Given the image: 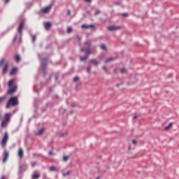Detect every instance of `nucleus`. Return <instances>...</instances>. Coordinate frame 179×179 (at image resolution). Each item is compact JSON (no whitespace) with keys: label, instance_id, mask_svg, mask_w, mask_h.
<instances>
[{"label":"nucleus","instance_id":"f257e3e1","mask_svg":"<svg viewBox=\"0 0 179 179\" xmlns=\"http://www.w3.org/2000/svg\"><path fill=\"white\" fill-rule=\"evenodd\" d=\"M90 47H92V42L87 41L85 43V48H81V51H84L87 55L80 57V60L81 62L86 61L87 58H89L90 54H92V51L90 50Z\"/></svg>","mask_w":179,"mask_h":179},{"label":"nucleus","instance_id":"f03ea898","mask_svg":"<svg viewBox=\"0 0 179 179\" xmlns=\"http://www.w3.org/2000/svg\"><path fill=\"white\" fill-rule=\"evenodd\" d=\"M19 106V99L17 96H12L8 99L6 108H10V107H17Z\"/></svg>","mask_w":179,"mask_h":179},{"label":"nucleus","instance_id":"7ed1b4c3","mask_svg":"<svg viewBox=\"0 0 179 179\" xmlns=\"http://www.w3.org/2000/svg\"><path fill=\"white\" fill-rule=\"evenodd\" d=\"M15 80V79H12L8 82V90L7 91V94L12 96V94H14V93H16L17 91V86L13 85Z\"/></svg>","mask_w":179,"mask_h":179},{"label":"nucleus","instance_id":"20e7f679","mask_svg":"<svg viewBox=\"0 0 179 179\" xmlns=\"http://www.w3.org/2000/svg\"><path fill=\"white\" fill-rule=\"evenodd\" d=\"M11 116L12 113H6L4 115V118L1 124V128H6V127H8V124H9V120H10Z\"/></svg>","mask_w":179,"mask_h":179},{"label":"nucleus","instance_id":"39448f33","mask_svg":"<svg viewBox=\"0 0 179 179\" xmlns=\"http://www.w3.org/2000/svg\"><path fill=\"white\" fill-rule=\"evenodd\" d=\"M2 65H4L3 67V73H8V69H9V62H6L5 59H2L0 61V68L2 66Z\"/></svg>","mask_w":179,"mask_h":179},{"label":"nucleus","instance_id":"423d86ee","mask_svg":"<svg viewBox=\"0 0 179 179\" xmlns=\"http://www.w3.org/2000/svg\"><path fill=\"white\" fill-rule=\"evenodd\" d=\"M107 29L110 31H115V30H121V27L120 26L112 25V26L108 27Z\"/></svg>","mask_w":179,"mask_h":179},{"label":"nucleus","instance_id":"0eeeda50","mask_svg":"<svg viewBox=\"0 0 179 179\" xmlns=\"http://www.w3.org/2000/svg\"><path fill=\"white\" fill-rule=\"evenodd\" d=\"M24 29V21H22L18 27V33H20V34H22V31H23Z\"/></svg>","mask_w":179,"mask_h":179},{"label":"nucleus","instance_id":"6e6552de","mask_svg":"<svg viewBox=\"0 0 179 179\" xmlns=\"http://www.w3.org/2000/svg\"><path fill=\"white\" fill-rule=\"evenodd\" d=\"M8 133L6 132L1 141L2 146H5V145H6V143L8 142Z\"/></svg>","mask_w":179,"mask_h":179},{"label":"nucleus","instance_id":"1a4fd4ad","mask_svg":"<svg viewBox=\"0 0 179 179\" xmlns=\"http://www.w3.org/2000/svg\"><path fill=\"white\" fill-rule=\"evenodd\" d=\"M3 163L8 162V159H9V152L8 151H5L3 154Z\"/></svg>","mask_w":179,"mask_h":179},{"label":"nucleus","instance_id":"9d476101","mask_svg":"<svg viewBox=\"0 0 179 179\" xmlns=\"http://www.w3.org/2000/svg\"><path fill=\"white\" fill-rule=\"evenodd\" d=\"M51 10V6L42 8V13H48Z\"/></svg>","mask_w":179,"mask_h":179},{"label":"nucleus","instance_id":"9b49d317","mask_svg":"<svg viewBox=\"0 0 179 179\" xmlns=\"http://www.w3.org/2000/svg\"><path fill=\"white\" fill-rule=\"evenodd\" d=\"M17 73V68L13 67L10 72V76H13V75H16Z\"/></svg>","mask_w":179,"mask_h":179},{"label":"nucleus","instance_id":"f8f14e48","mask_svg":"<svg viewBox=\"0 0 179 179\" xmlns=\"http://www.w3.org/2000/svg\"><path fill=\"white\" fill-rule=\"evenodd\" d=\"M82 29H94V25L93 24H90V25H87V24H83L82 25Z\"/></svg>","mask_w":179,"mask_h":179},{"label":"nucleus","instance_id":"ddd939ff","mask_svg":"<svg viewBox=\"0 0 179 179\" xmlns=\"http://www.w3.org/2000/svg\"><path fill=\"white\" fill-rule=\"evenodd\" d=\"M24 155V152L23 151V149L20 148L18 150V156L20 159H23Z\"/></svg>","mask_w":179,"mask_h":179},{"label":"nucleus","instance_id":"4468645a","mask_svg":"<svg viewBox=\"0 0 179 179\" xmlns=\"http://www.w3.org/2000/svg\"><path fill=\"white\" fill-rule=\"evenodd\" d=\"M51 27H52L51 22H46V23H45V29L46 30H50L51 29Z\"/></svg>","mask_w":179,"mask_h":179},{"label":"nucleus","instance_id":"2eb2a0df","mask_svg":"<svg viewBox=\"0 0 179 179\" xmlns=\"http://www.w3.org/2000/svg\"><path fill=\"white\" fill-rule=\"evenodd\" d=\"M47 61H48V59H47V58H44L43 59V62H42V66H43V72L45 73V70L44 69V66H45L46 65H47Z\"/></svg>","mask_w":179,"mask_h":179},{"label":"nucleus","instance_id":"dca6fc26","mask_svg":"<svg viewBox=\"0 0 179 179\" xmlns=\"http://www.w3.org/2000/svg\"><path fill=\"white\" fill-rule=\"evenodd\" d=\"M173 128V122L169 123V124L164 127L165 131H169V129H171Z\"/></svg>","mask_w":179,"mask_h":179},{"label":"nucleus","instance_id":"f3484780","mask_svg":"<svg viewBox=\"0 0 179 179\" xmlns=\"http://www.w3.org/2000/svg\"><path fill=\"white\" fill-rule=\"evenodd\" d=\"M115 58L114 57H109L105 61V64H108V62H111V61H114Z\"/></svg>","mask_w":179,"mask_h":179},{"label":"nucleus","instance_id":"a211bd4d","mask_svg":"<svg viewBox=\"0 0 179 179\" xmlns=\"http://www.w3.org/2000/svg\"><path fill=\"white\" fill-rule=\"evenodd\" d=\"M33 179H38L40 178V174L37 173H34V175L32 176Z\"/></svg>","mask_w":179,"mask_h":179},{"label":"nucleus","instance_id":"6ab92c4d","mask_svg":"<svg viewBox=\"0 0 179 179\" xmlns=\"http://www.w3.org/2000/svg\"><path fill=\"white\" fill-rule=\"evenodd\" d=\"M15 61L16 62H20V61H22V58L20 57V55H15Z\"/></svg>","mask_w":179,"mask_h":179},{"label":"nucleus","instance_id":"aec40b11","mask_svg":"<svg viewBox=\"0 0 179 179\" xmlns=\"http://www.w3.org/2000/svg\"><path fill=\"white\" fill-rule=\"evenodd\" d=\"M91 62L92 64H94L95 66H97V64H99L98 61L94 59H91Z\"/></svg>","mask_w":179,"mask_h":179},{"label":"nucleus","instance_id":"412c9836","mask_svg":"<svg viewBox=\"0 0 179 179\" xmlns=\"http://www.w3.org/2000/svg\"><path fill=\"white\" fill-rule=\"evenodd\" d=\"M101 50H103L104 51H107V46L104 43L101 45Z\"/></svg>","mask_w":179,"mask_h":179},{"label":"nucleus","instance_id":"4be33fe9","mask_svg":"<svg viewBox=\"0 0 179 179\" xmlns=\"http://www.w3.org/2000/svg\"><path fill=\"white\" fill-rule=\"evenodd\" d=\"M5 100H6V96H4L0 97V104H2V103H3Z\"/></svg>","mask_w":179,"mask_h":179},{"label":"nucleus","instance_id":"5701e85b","mask_svg":"<svg viewBox=\"0 0 179 179\" xmlns=\"http://www.w3.org/2000/svg\"><path fill=\"white\" fill-rule=\"evenodd\" d=\"M50 171H58V168L55 166H52L50 168Z\"/></svg>","mask_w":179,"mask_h":179},{"label":"nucleus","instance_id":"b1692460","mask_svg":"<svg viewBox=\"0 0 179 179\" xmlns=\"http://www.w3.org/2000/svg\"><path fill=\"white\" fill-rule=\"evenodd\" d=\"M44 131H45L44 128L41 129L38 131V135H43V133L44 132Z\"/></svg>","mask_w":179,"mask_h":179},{"label":"nucleus","instance_id":"393cba45","mask_svg":"<svg viewBox=\"0 0 179 179\" xmlns=\"http://www.w3.org/2000/svg\"><path fill=\"white\" fill-rule=\"evenodd\" d=\"M69 159V156H64L63 157L64 162H68Z\"/></svg>","mask_w":179,"mask_h":179},{"label":"nucleus","instance_id":"a878e982","mask_svg":"<svg viewBox=\"0 0 179 179\" xmlns=\"http://www.w3.org/2000/svg\"><path fill=\"white\" fill-rule=\"evenodd\" d=\"M71 171H69L67 173H63V177H66V176H69L71 174Z\"/></svg>","mask_w":179,"mask_h":179},{"label":"nucleus","instance_id":"bb28decb","mask_svg":"<svg viewBox=\"0 0 179 179\" xmlns=\"http://www.w3.org/2000/svg\"><path fill=\"white\" fill-rule=\"evenodd\" d=\"M67 33H72V27H69L68 29H67Z\"/></svg>","mask_w":179,"mask_h":179},{"label":"nucleus","instance_id":"cd10ccee","mask_svg":"<svg viewBox=\"0 0 179 179\" xmlns=\"http://www.w3.org/2000/svg\"><path fill=\"white\" fill-rule=\"evenodd\" d=\"M120 72L121 73H125L127 72V70L125 69H121Z\"/></svg>","mask_w":179,"mask_h":179},{"label":"nucleus","instance_id":"c85d7f7f","mask_svg":"<svg viewBox=\"0 0 179 179\" xmlns=\"http://www.w3.org/2000/svg\"><path fill=\"white\" fill-rule=\"evenodd\" d=\"M79 77H75L74 78H73V82H79Z\"/></svg>","mask_w":179,"mask_h":179},{"label":"nucleus","instance_id":"c756f323","mask_svg":"<svg viewBox=\"0 0 179 179\" xmlns=\"http://www.w3.org/2000/svg\"><path fill=\"white\" fill-rule=\"evenodd\" d=\"M34 166H37V162H32L31 167H34Z\"/></svg>","mask_w":179,"mask_h":179},{"label":"nucleus","instance_id":"7c9ffc66","mask_svg":"<svg viewBox=\"0 0 179 179\" xmlns=\"http://www.w3.org/2000/svg\"><path fill=\"white\" fill-rule=\"evenodd\" d=\"M90 71H91V68H90V67H87V72L88 73H90Z\"/></svg>","mask_w":179,"mask_h":179},{"label":"nucleus","instance_id":"2f4dec72","mask_svg":"<svg viewBox=\"0 0 179 179\" xmlns=\"http://www.w3.org/2000/svg\"><path fill=\"white\" fill-rule=\"evenodd\" d=\"M49 156H54V152H52V151H50Z\"/></svg>","mask_w":179,"mask_h":179},{"label":"nucleus","instance_id":"473e14b6","mask_svg":"<svg viewBox=\"0 0 179 179\" xmlns=\"http://www.w3.org/2000/svg\"><path fill=\"white\" fill-rule=\"evenodd\" d=\"M102 69L107 73V68L106 66L102 67Z\"/></svg>","mask_w":179,"mask_h":179},{"label":"nucleus","instance_id":"72a5a7b5","mask_svg":"<svg viewBox=\"0 0 179 179\" xmlns=\"http://www.w3.org/2000/svg\"><path fill=\"white\" fill-rule=\"evenodd\" d=\"M136 143H137L136 140H132L133 145H136Z\"/></svg>","mask_w":179,"mask_h":179},{"label":"nucleus","instance_id":"f704fd0d","mask_svg":"<svg viewBox=\"0 0 179 179\" xmlns=\"http://www.w3.org/2000/svg\"><path fill=\"white\" fill-rule=\"evenodd\" d=\"M67 15H68L69 16H71V10H69L67 11Z\"/></svg>","mask_w":179,"mask_h":179},{"label":"nucleus","instance_id":"c9c22d12","mask_svg":"<svg viewBox=\"0 0 179 179\" xmlns=\"http://www.w3.org/2000/svg\"><path fill=\"white\" fill-rule=\"evenodd\" d=\"M36 36L34 35V36H32V40H33V41H34V40H36Z\"/></svg>","mask_w":179,"mask_h":179},{"label":"nucleus","instance_id":"e433bc0d","mask_svg":"<svg viewBox=\"0 0 179 179\" xmlns=\"http://www.w3.org/2000/svg\"><path fill=\"white\" fill-rule=\"evenodd\" d=\"M99 13H100V11H99V10H96V11L95 12V15H99Z\"/></svg>","mask_w":179,"mask_h":179},{"label":"nucleus","instance_id":"4c0bfd02","mask_svg":"<svg viewBox=\"0 0 179 179\" xmlns=\"http://www.w3.org/2000/svg\"><path fill=\"white\" fill-rule=\"evenodd\" d=\"M136 118H138V115H134V120H136Z\"/></svg>","mask_w":179,"mask_h":179},{"label":"nucleus","instance_id":"58836bf2","mask_svg":"<svg viewBox=\"0 0 179 179\" xmlns=\"http://www.w3.org/2000/svg\"><path fill=\"white\" fill-rule=\"evenodd\" d=\"M66 135H68V133L62 134V136H66Z\"/></svg>","mask_w":179,"mask_h":179},{"label":"nucleus","instance_id":"ea45409f","mask_svg":"<svg viewBox=\"0 0 179 179\" xmlns=\"http://www.w3.org/2000/svg\"><path fill=\"white\" fill-rule=\"evenodd\" d=\"M5 3H8V2H9L10 0H3Z\"/></svg>","mask_w":179,"mask_h":179},{"label":"nucleus","instance_id":"a19ab883","mask_svg":"<svg viewBox=\"0 0 179 179\" xmlns=\"http://www.w3.org/2000/svg\"><path fill=\"white\" fill-rule=\"evenodd\" d=\"M122 15H123V16H128V14H127V13H123Z\"/></svg>","mask_w":179,"mask_h":179},{"label":"nucleus","instance_id":"79ce46f5","mask_svg":"<svg viewBox=\"0 0 179 179\" xmlns=\"http://www.w3.org/2000/svg\"><path fill=\"white\" fill-rule=\"evenodd\" d=\"M85 2H92V0H85Z\"/></svg>","mask_w":179,"mask_h":179},{"label":"nucleus","instance_id":"37998d69","mask_svg":"<svg viewBox=\"0 0 179 179\" xmlns=\"http://www.w3.org/2000/svg\"><path fill=\"white\" fill-rule=\"evenodd\" d=\"M1 179H6L5 176H1Z\"/></svg>","mask_w":179,"mask_h":179},{"label":"nucleus","instance_id":"c03bdc74","mask_svg":"<svg viewBox=\"0 0 179 179\" xmlns=\"http://www.w3.org/2000/svg\"><path fill=\"white\" fill-rule=\"evenodd\" d=\"M117 87H120V84H117Z\"/></svg>","mask_w":179,"mask_h":179},{"label":"nucleus","instance_id":"a18cd8bd","mask_svg":"<svg viewBox=\"0 0 179 179\" xmlns=\"http://www.w3.org/2000/svg\"><path fill=\"white\" fill-rule=\"evenodd\" d=\"M96 179H100V178H99V177H97Z\"/></svg>","mask_w":179,"mask_h":179},{"label":"nucleus","instance_id":"49530a36","mask_svg":"<svg viewBox=\"0 0 179 179\" xmlns=\"http://www.w3.org/2000/svg\"><path fill=\"white\" fill-rule=\"evenodd\" d=\"M56 79H58V78H57V77H56Z\"/></svg>","mask_w":179,"mask_h":179},{"label":"nucleus","instance_id":"de8ad7c7","mask_svg":"<svg viewBox=\"0 0 179 179\" xmlns=\"http://www.w3.org/2000/svg\"><path fill=\"white\" fill-rule=\"evenodd\" d=\"M0 120H1V116H0Z\"/></svg>","mask_w":179,"mask_h":179}]
</instances>
